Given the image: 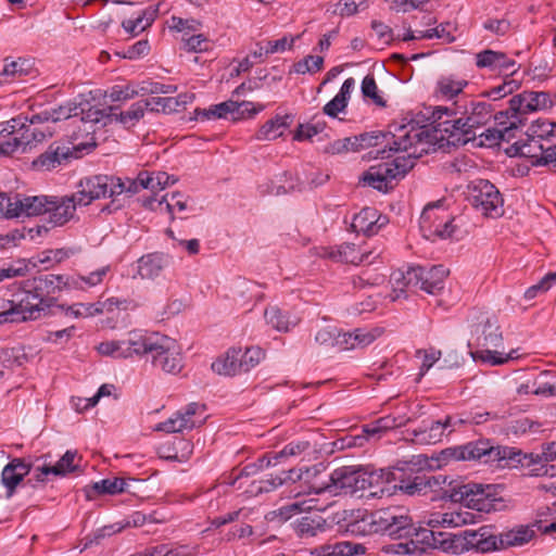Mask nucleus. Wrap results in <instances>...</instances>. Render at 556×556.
I'll list each match as a JSON object with an SVG mask.
<instances>
[{
  "label": "nucleus",
  "instance_id": "obj_62",
  "mask_svg": "<svg viewBox=\"0 0 556 556\" xmlns=\"http://www.w3.org/2000/svg\"><path fill=\"white\" fill-rule=\"evenodd\" d=\"M172 27L177 31L182 33V36H189L193 31H197L201 27V23L193 18H181V17H172Z\"/></svg>",
  "mask_w": 556,
  "mask_h": 556
},
{
  "label": "nucleus",
  "instance_id": "obj_36",
  "mask_svg": "<svg viewBox=\"0 0 556 556\" xmlns=\"http://www.w3.org/2000/svg\"><path fill=\"white\" fill-rule=\"evenodd\" d=\"M49 201L50 197L47 195L24 197L23 199L16 195L14 198V210L17 213L15 217H30L47 214Z\"/></svg>",
  "mask_w": 556,
  "mask_h": 556
},
{
  "label": "nucleus",
  "instance_id": "obj_47",
  "mask_svg": "<svg viewBox=\"0 0 556 556\" xmlns=\"http://www.w3.org/2000/svg\"><path fill=\"white\" fill-rule=\"evenodd\" d=\"M77 458V451L68 450L58 460L55 465H50V468H46L43 472H51L54 476H66L77 469L78 465L75 464Z\"/></svg>",
  "mask_w": 556,
  "mask_h": 556
},
{
  "label": "nucleus",
  "instance_id": "obj_32",
  "mask_svg": "<svg viewBox=\"0 0 556 556\" xmlns=\"http://www.w3.org/2000/svg\"><path fill=\"white\" fill-rule=\"evenodd\" d=\"M312 445L306 440H298V441H291L287 445L283 446V448L279 452L275 453H267L260 457V466L261 467H270L276 466L279 464L282 459H287L289 457H295L301 456L305 453H308L312 451Z\"/></svg>",
  "mask_w": 556,
  "mask_h": 556
},
{
  "label": "nucleus",
  "instance_id": "obj_44",
  "mask_svg": "<svg viewBox=\"0 0 556 556\" xmlns=\"http://www.w3.org/2000/svg\"><path fill=\"white\" fill-rule=\"evenodd\" d=\"M486 533V527H481L478 530H465L459 534L453 536L450 544L453 546L452 549L455 553L458 547L462 549L476 548L479 551L482 536Z\"/></svg>",
  "mask_w": 556,
  "mask_h": 556
},
{
  "label": "nucleus",
  "instance_id": "obj_12",
  "mask_svg": "<svg viewBox=\"0 0 556 556\" xmlns=\"http://www.w3.org/2000/svg\"><path fill=\"white\" fill-rule=\"evenodd\" d=\"M477 344L484 350L477 351L473 357H479L483 362L491 365H501L511 359L513 356L508 354L506 357L496 356L497 352H492V348H498L503 342L502 331L500 329L496 318L488 317L483 323L477 327Z\"/></svg>",
  "mask_w": 556,
  "mask_h": 556
},
{
  "label": "nucleus",
  "instance_id": "obj_6",
  "mask_svg": "<svg viewBox=\"0 0 556 556\" xmlns=\"http://www.w3.org/2000/svg\"><path fill=\"white\" fill-rule=\"evenodd\" d=\"M407 154L395 157L392 162L371 166L362 176L364 185L378 191L387 192L393 188V182L403 178L415 165V160L428 152L426 148L410 149Z\"/></svg>",
  "mask_w": 556,
  "mask_h": 556
},
{
  "label": "nucleus",
  "instance_id": "obj_19",
  "mask_svg": "<svg viewBox=\"0 0 556 556\" xmlns=\"http://www.w3.org/2000/svg\"><path fill=\"white\" fill-rule=\"evenodd\" d=\"M78 151H80L79 146L71 142L54 141L33 161L31 166L38 170H51L66 163L71 157H77L74 153Z\"/></svg>",
  "mask_w": 556,
  "mask_h": 556
},
{
  "label": "nucleus",
  "instance_id": "obj_16",
  "mask_svg": "<svg viewBox=\"0 0 556 556\" xmlns=\"http://www.w3.org/2000/svg\"><path fill=\"white\" fill-rule=\"evenodd\" d=\"M405 478V469H372L367 479L369 480L368 494L370 497L391 496L400 490L401 480Z\"/></svg>",
  "mask_w": 556,
  "mask_h": 556
},
{
  "label": "nucleus",
  "instance_id": "obj_50",
  "mask_svg": "<svg viewBox=\"0 0 556 556\" xmlns=\"http://www.w3.org/2000/svg\"><path fill=\"white\" fill-rule=\"evenodd\" d=\"M174 454H164L165 459L185 462L192 454L193 445L182 438H175L172 442Z\"/></svg>",
  "mask_w": 556,
  "mask_h": 556
},
{
  "label": "nucleus",
  "instance_id": "obj_52",
  "mask_svg": "<svg viewBox=\"0 0 556 556\" xmlns=\"http://www.w3.org/2000/svg\"><path fill=\"white\" fill-rule=\"evenodd\" d=\"M554 283H556V271L548 273L538 283L529 287L525 291V299L532 300L536 298L538 294L547 292Z\"/></svg>",
  "mask_w": 556,
  "mask_h": 556
},
{
  "label": "nucleus",
  "instance_id": "obj_11",
  "mask_svg": "<svg viewBox=\"0 0 556 556\" xmlns=\"http://www.w3.org/2000/svg\"><path fill=\"white\" fill-rule=\"evenodd\" d=\"M492 454L493 445L489 440H477L444 448L439 453L435 460L438 462V467L446 465L451 460L492 464Z\"/></svg>",
  "mask_w": 556,
  "mask_h": 556
},
{
  "label": "nucleus",
  "instance_id": "obj_41",
  "mask_svg": "<svg viewBox=\"0 0 556 556\" xmlns=\"http://www.w3.org/2000/svg\"><path fill=\"white\" fill-rule=\"evenodd\" d=\"M239 350L236 348L229 349L224 355L217 357L211 365L214 372L220 376L233 377L240 374L239 367Z\"/></svg>",
  "mask_w": 556,
  "mask_h": 556
},
{
  "label": "nucleus",
  "instance_id": "obj_49",
  "mask_svg": "<svg viewBox=\"0 0 556 556\" xmlns=\"http://www.w3.org/2000/svg\"><path fill=\"white\" fill-rule=\"evenodd\" d=\"M328 556H356L366 553V547L361 543L350 541L337 542L327 547Z\"/></svg>",
  "mask_w": 556,
  "mask_h": 556
},
{
  "label": "nucleus",
  "instance_id": "obj_27",
  "mask_svg": "<svg viewBox=\"0 0 556 556\" xmlns=\"http://www.w3.org/2000/svg\"><path fill=\"white\" fill-rule=\"evenodd\" d=\"M509 467H531L536 464L535 453H523L521 450L511 446H494L492 464Z\"/></svg>",
  "mask_w": 556,
  "mask_h": 556
},
{
  "label": "nucleus",
  "instance_id": "obj_53",
  "mask_svg": "<svg viewBox=\"0 0 556 556\" xmlns=\"http://www.w3.org/2000/svg\"><path fill=\"white\" fill-rule=\"evenodd\" d=\"M324 65V58L319 55H307L303 60L293 65L296 74L316 73L321 70Z\"/></svg>",
  "mask_w": 556,
  "mask_h": 556
},
{
  "label": "nucleus",
  "instance_id": "obj_3",
  "mask_svg": "<svg viewBox=\"0 0 556 556\" xmlns=\"http://www.w3.org/2000/svg\"><path fill=\"white\" fill-rule=\"evenodd\" d=\"M431 127L419 126L415 123L401 125L400 135L394 139L392 149L395 151L420 150L424 144L433 141L443 146L460 147L477 138V134L468 127L462 115H455L452 106H437L431 115Z\"/></svg>",
  "mask_w": 556,
  "mask_h": 556
},
{
  "label": "nucleus",
  "instance_id": "obj_33",
  "mask_svg": "<svg viewBox=\"0 0 556 556\" xmlns=\"http://www.w3.org/2000/svg\"><path fill=\"white\" fill-rule=\"evenodd\" d=\"M450 427H452L451 417H446L443 422L432 421L429 425L424 422L422 426L413 431V441L425 445L435 444L442 440L445 430Z\"/></svg>",
  "mask_w": 556,
  "mask_h": 556
},
{
  "label": "nucleus",
  "instance_id": "obj_10",
  "mask_svg": "<svg viewBox=\"0 0 556 556\" xmlns=\"http://www.w3.org/2000/svg\"><path fill=\"white\" fill-rule=\"evenodd\" d=\"M467 199L477 211L485 216L496 217L503 213L502 194L489 180H472L468 186Z\"/></svg>",
  "mask_w": 556,
  "mask_h": 556
},
{
  "label": "nucleus",
  "instance_id": "obj_46",
  "mask_svg": "<svg viewBox=\"0 0 556 556\" xmlns=\"http://www.w3.org/2000/svg\"><path fill=\"white\" fill-rule=\"evenodd\" d=\"M238 350L240 374L249 372L252 368L256 367L265 356L263 350L257 346L247 348L244 351L241 349Z\"/></svg>",
  "mask_w": 556,
  "mask_h": 556
},
{
  "label": "nucleus",
  "instance_id": "obj_25",
  "mask_svg": "<svg viewBox=\"0 0 556 556\" xmlns=\"http://www.w3.org/2000/svg\"><path fill=\"white\" fill-rule=\"evenodd\" d=\"M161 336L157 332L148 333L141 330L128 332L122 342L124 344V358L131 357L132 355L151 354L156 349L155 346Z\"/></svg>",
  "mask_w": 556,
  "mask_h": 556
},
{
  "label": "nucleus",
  "instance_id": "obj_63",
  "mask_svg": "<svg viewBox=\"0 0 556 556\" xmlns=\"http://www.w3.org/2000/svg\"><path fill=\"white\" fill-rule=\"evenodd\" d=\"M534 162L536 165H548L553 170L556 172V146L544 148L538 146V156Z\"/></svg>",
  "mask_w": 556,
  "mask_h": 556
},
{
  "label": "nucleus",
  "instance_id": "obj_57",
  "mask_svg": "<svg viewBox=\"0 0 556 556\" xmlns=\"http://www.w3.org/2000/svg\"><path fill=\"white\" fill-rule=\"evenodd\" d=\"M357 151V139L355 136L334 140L327 148V152L331 154H341Z\"/></svg>",
  "mask_w": 556,
  "mask_h": 556
},
{
  "label": "nucleus",
  "instance_id": "obj_22",
  "mask_svg": "<svg viewBox=\"0 0 556 556\" xmlns=\"http://www.w3.org/2000/svg\"><path fill=\"white\" fill-rule=\"evenodd\" d=\"M553 127L554 125L546 121L536 119L535 122H532L528 130V141L522 143L519 141L515 142L510 147L509 152H511V155L536 157L538 146H542L540 143V139L551 136L553 134Z\"/></svg>",
  "mask_w": 556,
  "mask_h": 556
},
{
  "label": "nucleus",
  "instance_id": "obj_39",
  "mask_svg": "<svg viewBox=\"0 0 556 556\" xmlns=\"http://www.w3.org/2000/svg\"><path fill=\"white\" fill-rule=\"evenodd\" d=\"M126 486L127 482L123 478L103 479L92 485L85 486L84 492L88 500H93L101 494L115 495L123 493L126 491Z\"/></svg>",
  "mask_w": 556,
  "mask_h": 556
},
{
  "label": "nucleus",
  "instance_id": "obj_54",
  "mask_svg": "<svg viewBox=\"0 0 556 556\" xmlns=\"http://www.w3.org/2000/svg\"><path fill=\"white\" fill-rule=\"evenodd\" d=\"M181 42V48L188 52H202L208 49V39L202 34L182 36Z\"/></svg>",
  "mask_w": 556,
  "mask_h": 556
},
{
  "label": "nucleus",
  "instance_id": "obj_48",
  "mask_svg": "<svg viewBox=\"0 0 556 556\" xmlns=\"http://www.w3.org/2000/svg\"><path fill=\"white\" fill-rule=\"evenodd\" d=\"M22 119L11 118L10 121L0 123V154L10 155L13 152L5 151L7 142L12 143V139L16 137V132L23 126Z\"/></svg>",
  "mask_w": 556,
  "mask_h": 556
},
{
  "label": "nucleus",
  "instance_id": "obj_38",
  "mask_svg": "<svg viewBox=\"0 0 556 556\" xmlns=\"http://www.w3.org/2000/svg\"><path fill=\"white\" fill-rule=\"evenodd\" d=\"M264 318L267 325L280 332H288L294 328L300 318L289 312H282L278 306H268L264 312Z\"/></svg>",
  "mask_w": 556,
  "mask_h": 556
},
{
  "label": "nucleus",
  "instance_id": "obj_14",
  "mask_svg": "<svg viewBox=\"0 0 556 556\" xmlns=\"http://www.w3.org/2000/svg\"><path fill=\"white\" fill-rule=\"evenodd\" d=\"M496 127L488 128L481 132L480 146H495L501 141H510L516 137L519 127L522 126V119L511 117V114L506 110L498 112L494 115Z\"/></svg>",
  "mask_w": 556,
  "mask_h": 556
},
{
  "label": "nucleus",
  "instance_id": "obj_4",
  "mask_svg": "<svg viewBox=\"0 0 556 556\" xmlns=\"http://www.w3.org/2000/svg\"><path fill=\"white\" fill-rule=\"evenodd\" d=\"M448 270L443 265L414 266L408 267L406 271H394L391 275L393 282L392 300L395 301L404 293V288L416 287L429 294H439L445 286V279Z\"/></svg>",
  "mask_w": 556,
  "mask_h": 556
},
{
  "label": "nucleus",
  "instance_id": "obj_59",
  "mask_svg": "<svg viewBox=\"0 0 556 556\" xmlns=\"http://www.w3.org/2000/svg\"><path fill=\"white\" fill-rule=\"evenodd\" d=\"M144 102H151V105L148 110L151 112H174L177 111L180 102L175 98H152L144 100Z\"/></svg>",
  "mask_w": 556,
  "mask_h": 556
},
{
  "label": "nucleus",
  "instance_id": "obj_1",
  "mask_svg": "<svg viewBox=\"0 0 556 556\" xmlns=\"http://www.w3.org/2000/svg\"><path fill=\"white\" fill-rule=\"evenodd\" d=\"M77 287V281L65 275H39L22 282L12 300L0 299V325L36 320L56 305L55 293Z\"/></svg>",
  "mask_w": 556,
  "mask_h": 556
},
{
  "label": "nucleus",
  "instance_id": "obj_5",
  "mask_svg": "<svg viewBox=\"0 0 556 556\" xmlns=\"http://www.w3.org/2000/svg\"><path fill=\"white\" fill-rule=\"evenodd\" d=\"M351 532L387 533L391 538L402 539L409 532V515L405 508L391 506L377 509L364 517L361 522L351 525Z\"/></svg>",
  "mask_w": 556,
  "mask_h": 556
},
{
  "label": "nucleus",
  "instance_id": "obj_21",
  "mask_svg": "<svg viewBox=\"0 0 556 556\" xmlns=\"http://www.w3.org/2000/svg\"><path fill=\"white\" fill-rule=\"evenodd\" d=\"M549 103V96L545 92L523 91L522 93L514 96L509 100L508 112L511 117L522 119V126L526 123L525 115L545 109Z\"/></svg>",
  "mask_w": 556,
  "mask_h": 556
},
{
  "label": "nucleus",
  "instance_id": "obj_7",
  "mask_svg": "<svg viewBox=\"0 0 556 556\" xmlns=\"http://www.w3.org/2000/svg\"><path fill=\"white\" fill-rule=\"evenodd\" d=\"M321 510L317 507V500L308 498L281 506L277 510V515L282 521H287L296 514L306 513L305 516L294 521V530L300 538L307 539L325 532L328 528L326 519L321 516Z\"/></svg>",
  "mask_w": 556,
  "mask_h": 556
},
{
  "label": "nucleus",
  "instance_id": "obj_13",
  "mask_svg": "<svg viewBox=\"0 0 556 556\" xmlns=\"http://www.w3.org/2000/svg\"><path fill=\"white\" fill-rule=\"evenodd\" d=\"M205 406L199 403H190L176 412L170 418L155 426V431L166 433L182 432L192 430L203 422Z\"/></svg>",
  "mask_w": 556,
  "mask_h": 556
},
{
  "label": "nucleus",
  "instance_id": "obj_24",
  "mask_svg": "<svg viewBox=\"0 0 556 556\" xmlns=\"http://www.w3.org/2000/svg\"><path fill=\"white\" fill-rule=\"evenodd\" d=\"M323 256L339 263L359 265L371 264L379 256V253L375 251L361 252L353 243H342L325 249Z\"/></svg>",
  "mask_w": 556,
  "mask_h": 556
},
{
  "label": "nucleus",
  "instance_id": "obj_18",
  "mask_svg": "<svg viewBox=\"0 0 556 556\" xmlns=\"http://www.w3.org/2000/svg\"><path fill=\"white\" fill-rule=\"evenodd\" d=\"M409 532L402 535V539H408L413 554L426 553L429 548L441 547L444 551H450L453 546L450 541L445 540L443 532H435L434 530L416 528L409 517Z\"/></svg>",
  "mask_w": 556,
  "mask_h": 556
},
{
  "label": "nucleus",
  "instance_id": "obj_60",
  "mask_svg": "<svg viewBox=\"0 0 556 556\" xmlns=\"http://www.w3.org/2000/svg\"><path fill=\"white\" fill-rule=\"evenodd\" d=\"M166 202V208L170 215L175 213V211L184 212L187 210V197L181 194L180 192H173L170 195L166 194L160 201V204ZM174 218V216H172Z\"/></svg>",
  "mask_w": 556,
  "mask_h": 556
},
{
  "label": "nucleus",
  "instance_id": "obj_58",
  "mask_svg": "<svg viewBox=\"0 0 556 556\" xmlns=\"http://www.w3.org/2000/svg\"><path fill=\"white\" fill-rule=\"evenodd\" d=\"M518 88V84L516 80H505L503 84L491 88L488 91L481 93L482 97L491 98L492 100L502 99L508 94H511Z\"/></svg>",
  "mask_w": 556,
  "mask_h": 556
},
{
  "label": "nucleus",
  "instance_id": "obj_61",
  "mask_svg": "<svg viewBox=\"0 0 556 556\" xmlns=\"http://www.w3.org/2000/svg\"><path fill=\"white\" fill-rule=\"evenodd\" d=\"M293 471L290 470L288 472L283 471L282 473L285 475V477H273L270 476V478H266V479H261L260 481H257V485H256V489H255V492L256 493H263V492H270L273 490H275L277 486L281 485L285 481H287V479H292L291 477V473Z\"/></svg>",
  "mask_w": 556,
  "mask_h": 556
},
{
  "label": "nucleus",
  "instance_id": "obj_30",
  "mask_svg": "<svg viewBox=\"0 0 556 556\" xmlns=\"http://www.w3.org/2000/svg\"><path fill=\"white\" fill-rule=\"evenodd\" d=\"M387 223V217L381 216L374 207H364L357 213L352 222V228L355 232L366 236L376 235L379 229Z\"/></svg>",
  "mask_w": 556,
  "mask_h": 556
},
{
  "label": "nucleus",
  "instance_id": "obj_45",
  "mask_svg": "<svg viewBox=\"0 0 556 556\" xmlns=\"http://www.w3.org/2000/svg\"><path fill=\"white\" fill-rule=\"evenodd\" d=\"M467 86L466 79L456 78L453 75L442 76L437 83L435 91L442 98L451 100L460 94Z\"/></svg>",
  "mask_w": 556,
  "mask_h": 556
},
{
  "label": "nucleus",
  "instance_id": "obj_28",
  "mask_svg": "<svg viewBox=\"0 0 556 556\" xmlns=\"http://www.w3.org/2000/svg\"><path fill=\"white\" fill-rule=\"evenodd\" d=\"M31 470V465L23 458H13L9 462L1 472V483L5 488V497L11 498L17 485L23 481Z\"/></svg>",
  "mask_w": 556,
  "mask_h": 556
},
{
  "label": "nucleus",
  "instance_id": "obj_2",
  "mask_svg": "<svg viewBox=\"0 0 556 556\" xmlns=\"http://www.w3.org/2000/svg\"><path fill=\"white\" fill-rule=\"evenodd\" d=\"M448 477L443 473L416 472L405 470L400 490L408 495L427 494L428 491L440 492L442 498L462 503L466 508L478 513H491L504 507L503 500L497 496L496 488L488 484L466 483L452 485Z\"/></svg>",
  "mask_w": 556,
  "mask_h": 556
},
{
  "label": "nucleus",
  "instance_id": "obj_64",
  "mask_svg": "<svg viewBox=\"0 0 556 556\" xmlns=\"http://www.w3.org/2000/svg\"><path fill=\"white\" fill-rule=\"evenodd\" d=\"M379 334H380V332L378 329H375V330H367V329H363V328L354 329L353 330V336H354L353 342L355 343V348L363 349V348L369 345L378 338Z\"/></svg>",
  "mask_w": 556,
  "mask_h": 556
},
{
  "label": "nucleus",
  "instance_id": "obj_23",
  "mask_svg": "<svg viewBox=\"0 0 556 556\" xmlns=\"http://www.w3.org/2000/svg\"><path fill=\"white\" fill-rule=\"evenodd\" d=\"M15 119H22L23 126L16 132L17 136L12 139V143L7 142V152H15L21 147L25 149L27 146H30L34 142H41L46 137H51L53 135V131L49 126L37 128V124L30 123V117L18 115Z\"/></svg>",
  "mask_w": 556,
  "mask_h": 556
},
{
  "label": "nucleus",
  "instance_id": "obj_8",
  "mask_svg": "<svg viewBox=\"0 0 556 556\" xmlns=\"http://www.w3.org/2000/svg\"><path fill=\"white\" fill-rule=\"evenodd\" d=\"M123 188L119 185V177L108 175H96L84 178L78 184L77 191L73 194L79 206L89 205L92 201L102 198H112L110 204L102 208V212L112 213L121 207L114 199L122 194Z\"/></svg>",
  "mask_w": 556,
  "mask_h": 556
},
{
  "label": "nucleus",
  "instance_id": "obj_40",
  "mask_svg": "<svg viewBox=\"0 0 556 556\" xmlns=\"http://www.w3.org/2000/svg\"><path fill=\"white\" fill-rule=\"evenodd\" d=\"M401 126L396 129V132L394 134H384L382 131H371V132H363L358 136H355L357 139V149L358 151L376 147L381 143H386V148H388V151L390 152L388 156L391 155V153H395L396 151L392 149V146H394V139L396 136L400 135Z\"/></svg>",
  "mask_w": 556,
  "mask_h": 556
},
{
  "label": "nucleus",
  "instance_id": "obj_37",
  "mask_svg": "<svg viewBox=\"0 0 556 556\" xmlns=\"http://www.w3.org/2000/svg\"><path fill=\"white\" fill-rule=\"evenodd\" d=\"M151 105V102L138 101L131 104L129 110L116 113V106H109V115L112 122L122 124L124 127L129 128L135 126L143 116L146 110Z\"/></svg>",
  "mask_w": 556,
  "mask_h": 556
},
{
  "label": "nucleus",
  "instance_id": "obj_43",
  "mask_svg": "<svg viewBox=\"0 0 556 556\" xmlns=\"http://www.w3.org/2000/svg\"><path fill=\"white\" fill-rule=\"evenodd\" d=\"M177 180V178L169 176L165 172L150 173L148 170H141L139 173V181L141 187L153 192L163 190L167 186L176 184Z\"/></svg>",
  "mask_w": 556,
  "mask_h": 556
},
{
  "label": "nucleus",
  "instance_id": "obj_9",
  "mask_svg": "<svg viewBox=\"0 0 556 556\" xmlns=\"http://www.w3.org/2000/svg\"><path fill=\"white\" fill-rule=\"evenodd\" d=\"M455 218L443 207L442 201L429 203L422 210L419 228L427 240L454 238L457 227Z\"/></svg>",
  "mask_w": 556,
  "mask_h": 556
},
{
  "label": "nucleus",
  "instance_id": "obj_31",
  "mask_svg": "<svg viewBox=\"0 0 556 556\" xmlns=\"http://www.w3.org/2000/svg\"><path fill=\"white\" fill-rule=\"evenodd\" d=\"M535 525H518L500 533V548L520 547L528 544L536 535Z\"/></svg>",
  "mask_w": 556,
  "mask_h": 556
},
{
  "label": "nucleus",
  "instance_id": "obj_56",
  "mask_svg": "<svg viewBox=\"0 0 556 556\" xmlns=\"http://www.w3.org/2000/svg\"><path fill=\"white\" fill-rule=\"evenodd\" d=\"M28 71H29V64H28L27 60L18 59L17 61L8 62V59H5V64L0 74L2 76L20 78V77L27 75Z\"/></svg>",
  "mask_w": 556,
  "mask_h": 556
},
{
  "label": "nucleus",
  "instance_id": "obj_55",
  "mask_svg": "<svg viewBox=\"0 0 556 556\" xmlns=\"http://www.w3.org/2000/svg\"><path fill=\"white\" fill-rule=\"evenodd\" d=\"M139 92L140 91H136V89L130 85H115L109 89L106 96L110 98L112 102H124L138 97Z\"/></svg>",
  "mask_w": 556,
  "mask_h": 556
},
{
  "label": "nucleus",
  "instance_id": "obj_51",
  "mask_svg": "<svg viewBox=\"0 0 556 556\" xmlns=\"http://www.w3.org/2000/svg\"><path fill=\"white\" fill-rule=\"evenodd\" d=\"M362 93L365 98H369L376 105L384 108L387 105L384 99L378 93V86L372 74H368L362 81Z\"/></svg>",
  "mask_w": 556,
  "mask_h": 556
},
{
  "label": "nucleus",
  "instance_id": "obj_42",
  "mask_svg": "<svg viewBox=\"0 0 556 556\" xmlns=\"http://www.w3.org/2000/svg\"><path fill=\"white\" fill-rule=\"evenodd\" d=\"M292 123V115H276L274 118L267 121L257 131L256 139L258 140H274L282 136L283 131L290 127Z\"/></svg>",
  "mask_w": 556,
  "mask_h": 556
},
{
  "label": "nucleus",
  "instance_id": "obj_29",
  "mask_svg": "<svg viewBox=\"0 0 556 556\" xmlns=\"http://www.w3.org/2000/svg\"><path fill=\"white\" fill-rule=\"evenodd\" d=\"M481 519V513H472L467 509H459L454 511H447L444 514H435L428 521V526L433 529L435 528H457L470 523L479 522Z\"/></svg>",
  "mask_w": 556,
  "mask_h": 556
},
{
  "label": "nucleus",
  "instance_id": "obj_17",
  "mask_svg": "<svg viewBox=\"0 0 556 556\" xmlns=\"http://www.w3.org/2000/svg\"><path fill=\"white\" fill-rule=\"evenodd\" d=\"M155 348L151 353L153 366L166 374H179L184 363L175 340L162 334Z\"/></svg>",
  "mask_w": 556,
  "mask_h": 556
},
{
  "label": "nucleus",
  "instance_id": "obj_26",
  "mask_svg": "<svg viewBox=\"0 0 556 556\" xmlns=\"http://www.w3.org/2000/svg\"><path fill=\"white\" fill-rule=\"evenodd\" d=\"M77 206L79 205L76 203L73 194L62 198L50 197L49 207L47 210L48 223L53 227L63 226L74 217Z\"/></svg>",
  "mask_w": 556,
  "mask_h": 556
},
{
  "label": "nucleus",
  "instance_id": "obj_34",
  "mask_svg": "<svg viewBox=\"0 0 556 556\" xmlns=\"http://www.w3.org/2000/svg\"><path fill=\"white\" fill-rule=\"evenodd\" d=\"M85 113V110L76 103L68 102L66 104L45 110L40 113L33 114L30 116V123L33 124H46L49 122L56 123L62 119H68L70 117L77 116Z\"/></svg>",
  "mask_w": 556,
  "mask_h": 556
},
{
  "label": "nucleus",
  "instance_id": "obj_35",
  "mask_svg": "<svg viewBox=\"0 0 556 556\" xmlns=\"http://www.w3.org/2000/svg\"><path fill=\"white\" fill-rule=\"evenodd\" d=\"M169 264V258L163 253H151L138 260V274L142 279L157 278Z\"/></svg>",
  "mask_w": 556,
  "mask_h": 556
},
{
  "label": "nucleus",
  "instance_id": "obj_20",
  "mask_svg": "<svg viewBox=\"0 0 556 556\" xmlns=\"http://www.w3.org/2000/svg\"><path fill=\"white\" fill-rule=\"evenodd\" d=\"M357 469L353 467H341L333 470L327 476V479L317 485H313L314 493L329 492L331 494L338 493H355V478Z\"/></svg>",
  "mask_w": 556,
  "mask_h": 556
},
{
  "label": "nucleus",
  "instance_id": "obj_15",
  "mask_svg": "<svg viewBox=\"0 0 556 556\" xmlns=\"http://www.w3.org/2000/svg\"><path fill=\"white\" fill-rule=\"evenodd\" d=\"M455 115H462L476 134L492 117L493 108L485 101L463 97L453 103Z\"/></svg>",
  "mask_w": 556,
  "mask_h": 556
}]
</instances>
